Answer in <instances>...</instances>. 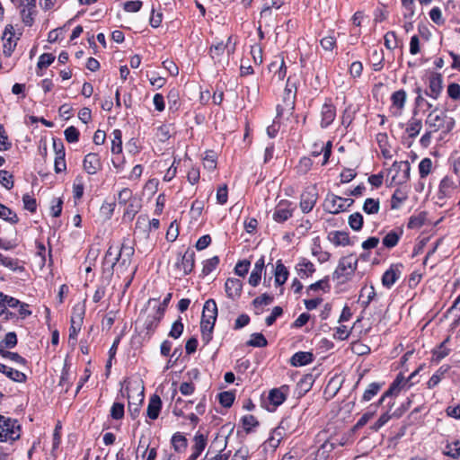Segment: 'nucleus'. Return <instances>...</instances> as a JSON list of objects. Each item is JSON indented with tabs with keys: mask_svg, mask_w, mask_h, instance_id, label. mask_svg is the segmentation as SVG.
I'll list each match as a JSON object with an SVG mask.
<instances>
[{
	"mask_svg": "<svg viewBox=\"0 0 460 460\" xmlns=\"http://www.w3.org/2000/svg\"><path fill=\"white\" fill-rule=\"evenodd\" d=\"M432 160L430 158H423L419 164V173L420 178H426L431 172Z\"/></svg>",
	"mask_w": 460,
	"mask_h": 460,
	"instance_id": "obj_44",
	"label": "nucleus"
},
{
	"mask_svg": "<svg viewBox=\"0 0 460 460\" xmlns=\"http://www.w3.org/2000/svg\"><path fill=\"white\" fill-rule=\"evenodd\" d=\"M242 423L244 430L250 432L252 428L259 425L258 420L253 415H245L242 418Z\"/></svg>",
	"mask_w": 460,
	"mask_h": 460,
	"instance_id": "obj_55",
	"label": "nucleus"
},
{
	"mask_svg": "<svg viewBox=\"0 0 460 460\" xmlns=\"http://www.w3.org/2000/svg\"><path fill=\"white\" fill-rule=\"evenodd\" d=\"M234 394L232 392H222L218 394V400L222 406L229 408L232 406L234 401Z\"/></svg>",
	"mask_w": 460,
	"mask_h": 460,
	"instance_id": "obj_47",
	"label": "nucleus"
},
{
	"mask_svg": "<svg viewBox=\"0 0 460 460\" xmlns=\"http://www.w3.org/2000/svg\"><path fill=\"white\" fill-rule=\"evenodd\" d=\"M411 166L408 161L395 162L392 165L390 172H395L392 179L396 184H402L410 178Z\"/></svg>",
	"mask_w": 460,
	"mask_h": 460,
	"instance_id": "obj_8",
	"label": "nucleus"
},
{
	"mask_svg": "<svg viewBox=\"0 0 460 460\" xmlns=\"http://www.w3.org/2000/svg\"><path fill=\"white\" fill-rule=\"evenodd\" d=\"M328 239L336 246L350 244L349 234L344 231H332L328 234Z\"/></svg>",
	"mask_w": 460,
	"mask_h": 460,
	"instance_id": "obj_25",
	"label": "nucleus"
},
{
	"mask_svg": "<svg viewBox=\"0 0 460 460\" xmlns=\"http://www.w3.org/2000/svg\"><path fill=\"white\" fill-rule=\"evenodd\" d=\"M288 277V270L285 267V265L281 262V261H278L276 263L275 270V283L278 286L283 285Z\"/></svg>",
	"mask_w": 460,
	"mask_h": 460,
	"instance_id": "obj_32",
	"label": "nucleus"
},
{
	"mask_svg": "<svg viewBox=\"0 0 460 460\" xmlns=\"http://www.w3.org/2000/svg\"><path fill=\"white\" fill-rule=\"evenodd\" d=\"M0 218L13 224L18 222L16 213H14L11 208L5 207L3 203H0Z\"/></svg>",
	"mask_w": 460,
	"mask_h": 460,
	"instance_id": "obj_38",
	"label": "nucleus"
},
{
	"mask_svg": "<svg viewBox=\"0 0 460 460\" xmlns=\"http://www.w3.org/2000/svg\"><path fill=\"white\" fill-rule=\"evenodd\" d=\"M247 346L263 348L266 347L268 341L266 338L259 332L252 333L251 339L246 342Z\"/></svg>",
	"mask_w": 460,
	"mask_h": 460,
	"instance_id": "obj_39",
	"label": "nucleus"
},
{
	"mask_svg": "<svg viewBox=\"0 0 460 460\" xmlns=\"http://www.w3.org/2000/svg\"><path fill=\"white\" fill-rule=\"evenodd\" d=\"M219 263L217 256H214L204 262L202 272L204 275H208L212 272Z\"/></svg>",
	"mask_w": 460,
	"mask_h": 460,
	"instance_id": "obj_56",
	"label": "nucleus"
},
{
	"mask_svg": "<svg viewBox=\"0 0 460 460\" xmlns=\"http://www.w3.org/2000/svg\"><path fill=\"white\" fill-rule=\"evenodd\" d=\"M21 437L18 420L0 415V442H13Z\"/></svg>",
	"mask_w": 460,
	"mask_h": 460,
	"instance_id": "obj_3",
	"label": "nucleus"
},
{
	"mask_svg": "<svg viewBox=\"0 0 460 460\" xmlns=\"http://www.w3.org/2000/svg\"><path fill=\"white\" fill-rule=\"evenodd\" d=\"M111 152L114 155H121L122 154V132L120 129H114L111 134Z\"/></svg>",
	"mask_w": 460,
	"mask_h": 460,
	"instance_id": "obj_24",
	"label": "nucleus"
},
{
	"mask_svg": "<svg viewBox=\"0 0 460 460\" xmlns=\"http://www.w3.org/2000/svg\"><path fill=\"white\" fill-rule=\"evenodd\" d=\"M102 168V162L97 154L90 153L84 156V169L88 174H95Z\"/></svg>",
	"mask_w": 460,
	"mask_h": 460,
	"instance_id": "obj_15",
	"label": "nucleus"
},
{
	"mask_svg": "<svg viewBox=\"0 0 460 460\" xmlns=\"http://www.w3.org/2000/svg\"><path fill=\"white\" fill-rule=\"evenodd\" d=\"M115 208V203H102L100 207L101 217L105 220L111 218Z\"/></svg>",
	"mask_w": 460,
	"mask_h": 460,
	"instance_id": "obj_57",
	"label": "nucleus"
},
{
	"mask_svg": "<svg viewBox=\"0 0 460 460\" xmlns=\"http://www.w3.org/2000/svg\"><path fill=\"white\" fill-rule=\"evenodd\" d=\"M0 354L2 355V357L9 358L12 361L16 362L20 365H25L27 362L24 358H22L21 355H19L16 352H11L8 350L1 349Z\"/></svg>",
	"mask_w": 460,
	"mask_h": 460,
	"instance_id": "obj_53",
	"label": "nucleus"
},
{
	"mask_svg": "<svg viewBox=\"0 0 460 460\" xmlns=\"http://www.w3.org/2000/svg\"><path fill=\"white\" fill-rule=\"evenodd\" d=\"M204 168L208 171H214L217 167V160L214 152H208L203 159Z\"/></svg>",
	"mask_w": 460,
	"mask_h": 460,
	"instance_id": "obj_52",
	"label": "nucleus"
},
{
	"mask_svg": "<svg viewBox=\"0 0 460 460\" xmlns=\"http://www.w3.org/2000/svg\"><path fill=\"white\" fill-rule=\"evenodd\" d=\"M54 60H55V57L53 54L44 53V54L40 55L39 58L38 67L40 69L47 68L49 66H50L53 63Z\"/></svg>",
	"mask_w": 460,
	"mask_h": 460,
	"instance_id": "obj_58",
	"label": "nucleus"
},
{
	"mask_svg": "<svg viewBox=\"0 0 460 460\" xmlns=\"http://www.w3.org/2000/svg\"><path fill=\"white\" fill-rule=\"evenodd\" d=\"M17 344V335L13 332H7L4 339L1 341V345L12 349Z\"/></svg>",
	"mask_w": 460,
	"mask_h": 460,
	"instance_id": "obj_60",
	"label": "nucleus"
},
{
	"mask_svg": "<svg viewBox=\"0 0 460 460\" xmlns=\"http://www.w3.org/2000/svg\"><path fill=\"white\" fill-rule=\"evenodd\" d=\"M335 118L336 108L329 100L323 103L321 109V128H328L333 122Z\"/></svg>",
	"mask_w": 460,
	"mask_h": 460,
	"instance_id": "obj_9",
	"label": "nucleus"
},
{
	"mask_svg": "<svg viewBox=\"0 0 460 460\" xmlns=\"http://www.w3.org/2000/svg\"><path fill=\"white\" fill-rule=\"evenodd\" d=\"M384 44L390 50L397 48L398 39L394 31H388L385 33L384 37Z\"/></svg>",
	"mask_w": 460,
	"mask_h": 460,
	"instance_id": "obj_48",
	"label": "nucleus"
},
{
	"mask_svg": "<svg viewBox=\"0 0 460 460\" xmlns=\"http://www.w3.org/2000/svg\"><path fill=\"white\" fill-rule=\"evenodd\" d=\"M447 95L455 100H460V85L456 83H452L447 86Z\"/></svg>",
	"mask_w": 460,
	"mask_h": 460,
	"instance_id": "obj_64",
	"label": "nucleus"
},
{
	"mask_svg": "<svg viewBox=\"0 0 460 460\" xmlns=\"http://www.w3.org/2000/svg\"><path fill=\"white\" fill-rule=\"evenodd\" d=\"M64 135H65L66 140L68 143H76L79 139V131L74 126H70V127L66 128L64 131Z\"/></svg>",
	"mask_w": 460,
	"mask_h": 460,
	"instance_id": "obj_51",
	"label": "nucleus"
},
{
	"mask_svg": "<svg viewBox=\"0 0 460 460\" xmlns=\"http://www.w3.org/2000/svg\"><path fill=\"white\" fill-rule=\"evenodd\" d=\"M164 315V307L161 305H155L152 312L149 313L145 320L144 326L146 331V335L151 337L158 327L161 320Z\"/></svg>",
	"mask_w": 460,
	"mask_h": 460,
	"instance_id": "obj_4",
	"label": "nucleus"
},
{
	"mask_svg": "<svg viewBox=\"0 0 460 460\" xmlns=\"http://www.w3.org/2000/svg\"><path fill=\"white\" fill-rule=\"evenodd\" d=\"M284 93H285L284 101L288 102L287 104L288 105L293 104L294 99L296 97V85H295V84L291 83L290 77L288 79Z\"/></svg>",
	"mask_w": 460,
	"mask_h": 460,
	"instance_id": "obj_43",
	"label": "nucleus"
},
{
	"mask_svg": "<svg viewBox=\"0 0 460 460\" xmlns=\"http://www.w3.org/2000/svg\"><path fill=\"white\" fill-rule=\"evenodd\" d=\"M138 396H140L141 398H139L137 402H132L130 399L128 400V410L132 419H136L138 416L140 410L139 406L143 402V394H139Z\"/></svg>",
	"mask_w": 460,
	"mask_h": 460,
	"instance_id": "obj_49",
	"label": "nucleus"
},
{
	"mask_svg": "<svg viewBox=\"0 0 460 460\" xmlns=\"http://www.w3.org/2000/svg\"><path fill=\"white\" fill-rule=\"evenodd\" d=\"M358 268V259L354 254L341 258L332 274V279L343 283L351 279Z\"/></svg>",
	"mask_w": 460,
	"mask_h": 460,
	"instance_id": "obj_2",
	"label": "nucleus"
},
{
	"mask_svg": "<svg viewBox=\"0 0 460 460\" xmlns=\"http://www.w3.org/2000/svg\"><path fill=\"white\" fill-rule=\"evenodd\" d=\"M382 388V384L379 383H371L367 388L365 390L362 400L365 402L370 401L375 395L377 394V393Z\"/></svg>",
	"mask_w": 460,
	"mask_h": 460,
	"instance_id": "obj_40",
	"label": "nucleus"
},
{
	"mask_svg": "<svg viewBox=\"0 0 460 460\" xmlns=\"http://www.w3.org/2000/svg\"><path fill=\"white\" fill-rule=\"evenodd\" d=\"M427 221V212L421 211L417 215H413L410 217L408 222V228L410 229H419Z\"/></svg>",
	"mask_w": 460,
	"mask_h": 460,
	"instance_id": "obj_35",
	"label": "nucleus"
},
{
	"mask_svg": "<svg viewBox=\"0 0 460 460\" xmlns=\"http://www.w3.org/2000/svg\"><path fill=\"white\" fill-rule=\"evenodd\" d=\"M0 372L5 374L10 379L15 382L23 383L27 379L24 373L12 367H8L2 363H0Z\"/></svg>",
	"mask_w": 460,
	"mask_h": 460,
	"instance_id": "obj_27",
	"label": "nucleus"
},
{
	"mask_svg": "<svg viewBox=\"0 0 460 460\" xmlns=\"http://www.w3.org/2000/svg\"><path fill=\"white\" fill-rule=\"evenodd\" d=\"M162 408V401L159 395L153 394L150 397L146 414L151 420H156Z\"/></svg>",
	"mask_w": 460,
	"mask_h": 460,
	"instance_id": "obj_20",
	"label": "nucleus"
},
{
	"mask_svg": "<svg viewBox=\"0 0 460 460\" xmlns=\"http://www.w3.org/2000/svg\"><path fill=\"white\" fill-rule=\"evenodd\" d=\"M225 52H226L225 43L223 41H217L210 46L208 53L215 64H222Z\"/></svg>",
	"mask_w": 460,
	"mask_h": 460,
	"instance_id": "obj_19",
	"label": "nucleus"
},
{
	"mask_svg": "<svg viewBox=\"0 0 460 460\" xmlns=\"http://www.w3.org/2000/svg\"><path fill=\"white\" fill-rule=\"evenodd\" d=\"M194 257L195 252L190 248L183 254L180 253L175 263L176 270L183 276L190 274L194 268Z\"/></svg>",
	"mask_w": 460,
	"mask_h": 460,
	"instance_id": "obj_5",
	"label": "nucleus"
},
{
	"mask_svg": "<svg viewBox=\"0 0 460 460\" xmlns=\"http://www.w3.org/2000/svg\"><path fill=\"white\" fill-rule=\"evenodd\" d=\"M392 105L391 111L394 116H399L403 109L406 102V93L404 90L394 92L391 96Z\"/></svg>",
	"mask_w": 460,
	"mask_h": 460,
	"instance_id": "obj_14",
	"label": "nucleus"
},
{
	"mask_svg": "<svg viewBox=\"0 0 460 460\" xmlns=\"http://www.w3.org/2000/svg\"><path fill=\"white\" fill-rule=\"evenodd\" d=\"M13 35H14V30H13V25H10V24L7 25L3 33V42H4L3 51L6 57H9L12 55V53L16 46V42L13 40Z\"/></svg>",
	"mask_w": 460,
	"mask_h": 460,
	"instance_id": "obj_13",
	"label": "nucleus"
},
{
	"mask_svg": "<svg viewBox=\"0 0 460 460\" xmlns=\"http://www.w3.org/2000/svg\"><path fill=\"white\" fill-rule=\"evenodd\" d=\"M202 317L216 322L217 317V306L214 299H208L205 302Z\"/></svg>",
	"mask_w": 460,
	"mask_h": 460,
	"instance_id": "obj_28",
	"label": "nucleus"
},
{
	"mask_svg": "<svg viewBox=\"0 0 460 460\" xmlns=\"http://www.w3.org/2000/svg\"><path fill=\"white\" fill-rule=\"evenodd\" d=\"M287 390L288 387L285 385L281 386L280 388H274L270 390L269 394V401L270 402V403L273 404L275 407H278L280 404H282L287 398L286 393L284 392Z\"/></svg>",
	"mask_w": 460,
	"mask_h": 460,
	"instance_id": "obj_26",
	"label": "nucleus"
},
{
	"mask_svg": "<svg viewBox=\"0 0 460 460\" xmlns=\"http://www.w3.org/2000/svg\"><path fill=\"white\" fill-rule=\"evenodd\" d=\"M376 295V294L373 286H370L368 288L364 287L361 288L359 300L363 308H367L369 305V304L374 299Z\"/></svg>",
	"mask_w": 460,
	"mask_h": 460,
	"instance_id": "obj_31",
	"label": "nucleus"
},
{
	"mask_svg": "<svg viewBox=\"0 0 460 460\" xmlns=\"http://www.w3.org/2000/svg\"><path fill=\"white\" fill-rule=\"evenodd\" d=\"M0 183L6 189H11L13 185V176L4 170H0Z\"/></svg>",
	"mask_w": 460,
	"mask_h": 460,
	"instance_id": "obj_62",
	"label": "nucleus"
},
{
	"mask_svg": "<svg viewBox=\"0 0 460 460\" xmlns=\"http://www.w3.org/2000/svg\"><path fill=\"white\" fill-rule=\"evenodd\" d=\"M172 445L175 451L182 452L188 447V440L181 433L176 432L172 437Z\"/></svg>",
	"mask_w": 460,
	"mask_h": 460,
	"instance_id": "obj_36",
	"label": "nucleus"
},
{
	"mask_svg": "<svg viewBox=\"0 0 460 460\" xmlns=\"http://www.w3.org/2000/svg\"><path fill=\"white\" fill-rule=\"evenodd\" d=\"M250 265V261L246 260L238 261L234 268L235 274L240 277H244L248 273Z\"/></svg>",
	"mask_w": 460,
	"mask_h": 460,
	"instance_id": "obj_61",
	"label": "nucleus"
},
{
	"mask_svg": "<svg viewBox=\"0 0 460 460\" xmlns=\"http://www.w3.org/2000/svg\"><path fill=\"white\" fill-rule=\"evenodd\" d=\"M402 234V229L392 230L388 232L383 238L384 246L389 249L394 247L398 243Z\"/></svg>",
	"mask_w": 460,
	"mask_h": 460,
	"instance_id": "obj_30",
	"label": "nucleus"
},
{
	"mask_svg": "<svg viewBox=\"0 0 460 460\" xmlns=\"http://www.w3.org/2000/svg\"><path fill=\"white\" fill-rule=\"evenodd\" d=\"M384 60L385 58L383 51L377 49H373L370 56V61L374 71H380L383 68Z\"/></svg>",
	"mask_w": 460,
	"mask_h": 460,
	"instance_id": "obj_33",
	"label": "nucleus"
},
{
	"mask_svg": "<svg viewBox=\"0 0 460 460\" xmlns=\"http://www.w3.org/2000/svg\"><path fill=\"white\" fill-rule=\"evenodd\" d=\"M296 270L301 279L308 278L315 272L314 265L305 258L301 259L296 266Z\"/></svg>",
	"mask_w": 460,
	"mask_h": 460,
	"instance_id": "obj_23",
	"label": "nucleus"
},
{
	"mask_svg": "<svg viewBox=\"0 0 460 460\" xmlns=\"http://www.w3.org/2000/svg\"><path fill=\"white\" fill-rule=\"evenodd\" d=\"M243 283L240 279L229 278L225 283L226 296L231 299H235L241 296Z\"/></svg>",
	"mask_w": 460,
	"mask_h": 460,
	"instance_id": "obj_16",
	"label": "nucleus"
},
{
	"mask_svg": "<svg viewBox=\"0 0 460 460\" xmlns=\"http://www.w3.org/2000/svg\"><path fill=\"white\" fill-rule=\"evenodd\" d=\"M84 190V176L78 175L75 177L73 183V198L75 199H79L83 197Z\"/></svg>",
	"mask_w": 460,
	"mask_h": 460,
	"instance_id": "obj_37",
	"label": "nucleus"
},
{
	"mask_svg": "<svg viewBox=\"0 0 460 460\" xmlns=\"http://www.w3.org/2000/svg\"><path fill=\"white\" fill-rule=\"evenodd\" d=\"M84 315V307L80 305H76L73 308V314L71 315V325L69 328V341L76 340V336L81 330Z\"/></svg>",
	"mask_w": 460,
	"mask_h": 460,
	"instance_id": "obj_6",
	"label": "nucleus"
},
{
	"mask_svg": "<svg viewBox=\"0 0 460 460\" xmlns=\"http://www.w3.org/2000/svg\"><path fill=\"white\" fill-rule=\"evenodd\" d=\"M448 341V338L444 341L437 349L433 350V359L436 361H440L442 358L447 357L449 354V349H447L445 344Z\"/></svg>",
	"mask_w": 460,
	"mask_h": 460,
	"instance_id": "obj_50",
	"label": "nucleus"
},
{
	"mask_svg": "<svg viewBox=\"0 0 460 460\" xmlns=\"http://www.w3.org/2000/svg\"><path fill=\"white\" fill-rule=\"evenodd\" d=\"M128 241V239L124 240L121 246L118 247L119 267H124L125 269L131 264V259L135 252L133 246L127 243Z\"/></svg>",
	"mask_w": 460,
	"mask_h": 460,
	"instance_id": "obj_10",
	"label": "nucleus"
},
{
	"mask_svg": "<svg viewBox=\"0 0 460 460\" xmlns=\"http://www.w3.org/2000/svg\"><path fill=\"white\" fill-rule=\"evenodd\" d=\"M425 124L430 131L434 133L439 132V139H443L444 137L453 129L455 120L453 118L447 116L445 111L438 112V111L435 110L427 116Z\"/></svg>",
	"mask_w": 460,
	"mask_h": 460,
	"instance_id": "obj_1",
	"label": "nucleus"
},
{
	"mask_svg": "<svg viewBox=\"0 0 460 460\" xmlns=\"http://www.w3.org/2000/svg\"><path fill=\"white\" fill-rule=\"evenodd\" d=\"M349 225L354 231H359L363 226V216L355 212L349 217Z\"/></svg>",
	"mask_w": 460,
	"mask_h": 460,
	"instance_id": "obj_45",
	"label": "nucleus"
},
{
	"mask_svg": "<svg viewBox=\"0 0 460 460\" xmlns=\"http://www.w3.org/2000/svg\"><path fill=\"white\" fill-rule=\"evenodd\" d=\"M183 329L184 326L180 317L172 323L171 331L169 332V336L173 339H178L182 334Z\"/></svg>",
	"mask_w": 460,
	"mask_h": 460,
	"instance_id": "obj_54",
	"label": "nucleus"
},
{
	"mask_svg": "<svg viewBox=\"0 0 460 460\" xmlns=\"http://www.w3.org/2000/svg\"><path fill=\"white\" fill-rule=\"evenodd\" d=\"M447 370L448 367H440L438 369V371L434 375H432V376L428 381V387L431 389L438 385Z\"/></svg>",
	"mask_w": 460,
	"mask_h": 460,
	"instance_id": "obj_41",
	"label": "nucleus"
},
{
	"mask_svg": "<svg viewBox=\"0 0 460 460\" xmlns=\"http://www.w3.org/2000/svg\"><path fill=\"white\" fill-rule=\"evenodd\" d=\"M323 49L332 51L336 46V39L332 35L323 38L320 41Z\"/></svg>",
	"mask_w": 460,
	"mask_h": 460,
	"instance_id": "obj_63",
	"label": "nucleus"
},
{
	"mask_svg": "<svg viewBox=\"0 0 460 460\" xmlns=\"http://www.w3.org/2000/svg\"><path fill=\"white\" fill-rule=\"evenodd\" d=\"M265 266L264 257L261 256L254 264V268L249 277V284L252 287L258 286L261 279V272Z\"/></svg>",
	"mask_w": 460,
	"mask_h": 460,
	"instance_id": "obj_21",
	"label": "nucleus"
},
{
	"mask_svg": "<svg viewBox=\"0 0 460 460\" xmlns=\"http://www.w3.org/2000/svg\"><path fill=\"white\" fill-rule=\"evenodd\" d=\"M401 270L397 265H392L382 277V284L390 288L400 278Z\"/></svg>",
	"mask_w": 460,
	"mask_h": 460,
	"instance_id": "obj_17",
	"label": "nucleus"
},
{
	"mask_svg": "<svg viewBox=\"0 0 460 460\" xmlns=\"http://www.w3.org/2000/svg\"><path fill=\"white\" fill-rule=\"evenodd\" d=\"M443 453L452 458H458L460 456V441L456 440L452 444H447Z\"/></svg>",
	"mask_w": 460,
	"mask_h": 460,
	"instance_id": "obj_46",
	"label": "nucleus"
},
{
	"mask_svg": "<svg viewBox=\"0 0 460 460\" xmlns=\"http://www.w3.org/2000/svg\"><path fill=\"white\" fill-rule=\"evenodd\" d=\"M422 128V122L420 119L412 117L409 119L406 125V133L409 137L415 138L420 132Z\"/></svg>",
	"mask_w": 460,
	"mask_h": 460,
	"instance_id": "obj_29",
	"label": "nucleus"
},
{
	"mask_svg": "<svg viewBox=\"0 0 460 460\" xmlns=\"http://www.w3.org/2000/svg\"><path fill=\"white\" fill-rule=\"evenodd\" d=\"M330 288L331 286L329 284V276H326L323 279L311 284L307 288V292L317 291L319 289L323 290V292H329Z\"/></svg>",
	"mask_w": 460,
	"mask_h": 460,
	"instance_id": "obj_42",
	"label": "nucleus"
},
{
	"mask_svg": "<svg viewBox=\"0 0 460 460\" xmlns=\"http://www.w3.org/2000/svg\"><path fill=\"white\" fill-rule=\"evenodd\" d=\"M119 262V253H118V247H113L111 245L106 252L103 264L105 266H110L111 269H113L116 264Z\"/></svg>",
	"mask_w": 460,
	"mask_h": 460,
	"instance_id": "obj_34",
	"label": "nucleus"
},
{
	"mask_svg": "<svg viewBox=\"0 0 460 460\" xmlns=\"http://www.w3.org/2000/svg\"><path fill=\"white\" fill-rule=\"evenodd\" d=\"M456 190L457 186L454 181L451 178L446 176L440 181L438 191V198L439 199H451Z\"/></svg>",
	"mask_w": 460,
	"mask_h": 460,
	"instance_id": "obj_11",
	"label": "nucleus"
},
{
	"mask_svg": "<svg viewBox=\"0 0 460 460\" xmlns=\"http://www.w3.org/2000/svg\"><path fill=\"white\" fill-rule=\"evenodd\" d=\"M207 446V437L201 433H197L194 437V445L192 454L187 460H197Z\"/></svg>",
	"mask_w": 460,
	"mask_h": 460,
	"instance_id": "obj_18",
	"label": "nucleus"
},
{
	"mask_svg": "<svg viewBox=\"0 0 460 460\" xmlns=\"http://www.w3.org/2000/svg\"><path fill=\"white\" fill-rule=\"evenodd\" d=\"M111 416L114 420H120L124 416V404L121 402H114L111 409Z\"/></svg>",
	"mask_w": 460,
	"mask_h": 460,
	"instance_id": "obj_59",
	"label": "nucleus"
},
{
	"mask_svg": "<svg viewBox=\"0 0 460 460\" xmlns=\"http://www.w3.org/2000/svg\"><path fill=\"white\" fill-rule=\"evenodd\" d=\"M296 209V203H278L272 213V218L275 222L282 224L293 216Z\"/></svg>",
	"mask_w": 460,
	"mask_h": 460,
	"instance_id": "obj_7",
	"label": "nucleus"
},
{
	"mask_svg": "<svg viewBox=\"0 0 460 460\" xmlns=\"http://www.w3.org/2000/svg\"><path fill=\"white\" fill-rule=\"evenodd\" d=\"M442 75L440 74H432L429 77V88L426 91V95L438 99L442 92Z\"/></svg>",
	"mask_w": 460,
	"mask_h": 460,
	"instance_id": "obj_12",
	"label": "nucleus"
},
{
	"mask_svg": "<svg viewBox=\"0 0 460 460\" xmlns=\"http://www.w3.org/2000/svg\"><path fill=\"white\" fill-rule=\"evenodd\" d=\"M313 360V353L307 351H299L292 356L290 358V364L293 367H302L311 363Z\"/></svg>",
	"mask_w": 460,
	"mask_h": 460,
	"instance_id": "obj_22",
	"label": "nucleus"
}]
</instances>
